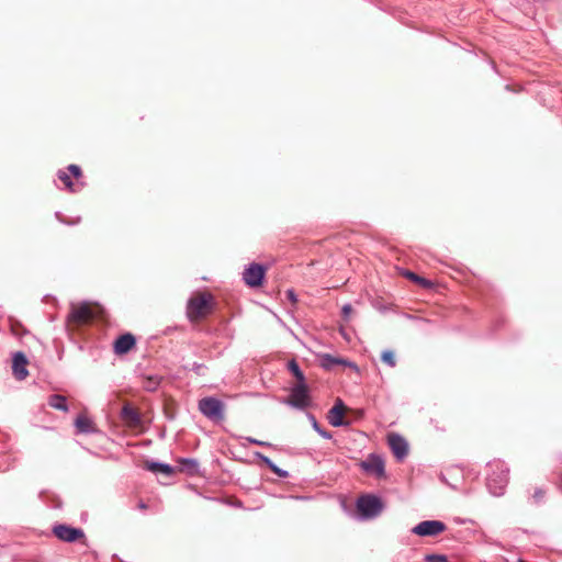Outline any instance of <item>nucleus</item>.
I'll return each mask as SVG.
<instances>
[{
  "label": "nucleus",
  "instance_id": "1",
  "mask_svg": "<svg viewBox=\"0 0 562 562\" xmlns=\"http://www.w3.org/2000/svg\"><path fill=\"white\" fill-rule=\"evenodd\" d=\"M488 474L486 479V486L490 493L494 496L504 494L508 483V468L503 461L495 460L488 463Z\"/></svg>",
  "mask_w": 562,
  "mask_h": 562
},
{
  "label": "nucleus",
  "instance_id": "2",
  "mask_svg": "<svg viewBox=\"0 0 562 562\" xmlns=\"http://www.w3.org/2000/svg\"><path fill=\"white\" fill-rule=\"evenodd\" d=\"M384 508L382 498L374 494H363L356 502L357 518L362 521L378 518Z\"/></svg>",
  "mask_w": 562,
  "mask_h": 562
},
{
  "label": "nucleus",
  "instance_id": "3",
  "mask_svg": "<svg viewBox=\"0 0 562 562\" xmlns=\"http://www.w3.org/2000/svg\"><path fill=\"white\" fill-rule=\"evenodd\" d=\"M200 412L213 422L224 419V403L216 397L207 396L199 401Z\"/></svg>",
  "mask_w": 562,
  "mask_h": 562
},
{
  "label": "nucleus",
  "instance_id": "4",
  "mask_svg": "<svg viewBox=\"0 0 562 562\" xmlns=\"http://www.w3.org/2000/svg\"><path fill=\"white\" fill-rule=\"evenodd\" d=\"M95 316V312L87 302L72 303L70 313L67 317L68 322L77 326L88 324Z\"/></svg>",
  "mask_w": 562,
  "mask_h": 562
},
{
  "label": "nucleus",
  "instance_id": "5",
  "mask_svg": "<svg viewBox=\"0 0 562 562\" xmlns=\"http://www.w3.org/2000/svg\"><path fill=\"white\" fill-rule=\"evenodd\" d=\"M360 468L368 475L381 479L385 475V464L381 456L371 453L368 458L360 462Z\"/></svg>",
  "mask_w": 562,
  "mask_h": 562
},
{
  "label": "nucleus",
  "instance_id": "6",
  "mask_svg": "<svg viewBox=\"0 0 562 562\" xmlns=\"http://www.w3.org/2000/svg\"><path fill=\"white\" fill-rule=\"evenodd\" d=\"M288 404L301 409L308 406L310 395L305 382L297 383L291 389Z\"/></svg>",
  "mask_w": 562,
  "mask_h": 562
},
{
  "label": "nucleus",
  "instance_id": "7",
  "mask_svg": "<svg viewBox=\"0 0 562 562\" xmlns=\"http://www.w3.org/2000/svg\"><path fill=\"white\" fill-rule=\"evenodd\" d=\"M53 533L64 542H75L77 540H86L85 532L81 528L70 527L68 525H56Z\"/></svg>",
  "mask_w": 562,
  "mask_h": 562
},
{
  "label": "nucleus",
  "instance_id": "8",
  "mask_svg": "<svg viewBox=\"0 0 562 562\" xmlns=\"http://www.w3.org/2000/svg\"><path fill=\"white\" fill-rule=\"evenodd\" d=\"M266 268L259 263H250L243 272L244 282L250 288L261 285Z\"/></svg>",
  "mask_w": 562,
  "mask_h": 562
},
{
  "label": "nucleus",
  "instance_id": "9",
  "mask_svg": "<svg viewBox=\"0 0 562 562\" xmlns=\"http://www.w3.org/2000/svg\"><path fill=\"white\" fill-rule=\"evenodd\" d=\"M209 299L210 296L201 294L189 300L187 314L191 321L198 319L205 314L206 308L209 306Z\"/></svg>",
  "mask_w": 562,
  "mask_h": 562
},
{
  "label": "nucleus",
  "instance_id": "10",
  "mask_svg": "<svg viewBox=\"0 0 562 562\" xmlns=\"http://www.w3.org/2000/svg\"><path fill=\"white\" fill-rule=\"evenodd\" d=\"M389 447L397 461H403L408 454V442L398 434L387 435Z\"/></svg>",
  "mask_w": 562,
  "mask_h": 562
},
{
  "label": "nucleus",
  "instance_id": "11",
  "mask_svg": "<svg viewBox=\"0 0 562 562\" xmlns=\"http://www.w3.org/2000/svg\"><path fill=\"white\" fill-rule=\"evenodd\" d=\"M446 526L439 520H424L413 528L415 535L427 537L437 536L445 530Z\"/></svg>",
  "mask_w": 562,
  "mask_h": 562
},
{
  "label": "nucleus",
  "instance_id": "12",
  "mask_svg": "<svg viewBox=\"0 0 562 562\" xmlns=\"http://www.w3.org/2000/svg\"><path fill=\"white\" fill-rule=\"evenodd\" d=\"M26 366L27 359L25 355L21 351L15 352L12 359V372L18 380L21 381L27 376L29 372L26 370Z\"/></svg>",
  "mask_w": 562,
  "mask_h": 562
},
{
  "label": "nucleus",
  "instance_id": "13",
  "mask_svg": "<svg viewBox=\"0 0 562 562\" xmlns=\"http://www.w3.org/2000/svg\"><path fill=\"white\" fill-rule=\"evenodd\" d=\"M345 405L341 400H337L335 405L329 409L327 419L334 427H339L344 424Z\"/></svg>",
  "mask_w": 562,
  "mask_h": 562
},
{
  "label": "nucleus",
  "instance_id": "14",
  "mask_svg": "<svg viewBox=\"0 0 562 562\" xmlns=\"http://www.w3.org/2000/svg\"><path fill=\"white\" fill-rule=\"evenodd\" d=\"M135 345V337L132 334L121 335L114 342V352L116 355L127 353Z\"/></svg>",
  "mask_w": 562,
  "mask_h": 562
},
{
  "label": "nucleus",
  "instance_id": "15",
  "mask_svg": "<svg viewBox=\"0 0 562 562\" xmlns=\"http://www.w3.org/2000/svg\"><path fill=\"white\" fill-rule=\"evenodd\" d=\"M122 418L132 426H137L140 423L139 414L128 404H125L121 411Z\"/></svg>",
  "mask_w": 562,
  "mask_h": 562
},
{
  "label": "nucleus",
  "instance_id": "16",
  "mask_svg": "<svg viewBox=\"0 0 562 562\" xmlns=\"http://www.w3.org/2000/svg\"><path fill=\"white\" fill-rule=\"evenodd\" d=\"M180 471L193 475L199 471V463L195 459L184 458L179 460Z\"/></svg>",
  "mask_w": 562,
  "mask_h": 562
},
{
  "label": "nucleus",
  "instance_id": "17",
  "mask_svg": "<svg viewBox=\"0 0 562 562\" xmlns=\"http://www.w3.org/2000/svg\"><path fill=\"white\" fill-rule=\"evenodd\" d=\"M48 405L61 412L68 411L67 400L64 395L60 394L50 395L48 398Z\"/></svg>",
  "mask_w": 562,
  "mask_h": 562
},
{
  "label": "nucleus",
  "instance_id": "18",
  "mask_svg": "<svg viewBox=\"0 0 562 562\" xmlns=\"http://www.w3.org/2000/svg\"><path fill=\"white\" fill-rule=\"evenodd\" d=\"M75 426L79 432L90 434L94 431L92 422L85 416H79L75 420Z\"/></svg>",
  "mask_w": 562,
  "mask_h": 562
},
{
  "label": "nucleus",
  "instance_id": "19",
  "mask_svg": "<svg viewBox=\"0 0 562 562\" xmlns=\"http://www.w3.org/2000/svg\"><path fill=\"white\" fill-rule=\"evenodd\" d=\"M148 470L153 472H160L166 476H170L175 472L171 465L160 462H151L150 464H148Z\"/></svg>",
  "mask_w": 562,
  "mask_h": 562
},
{
  "label": "nucleus",
  "instance_id": "20",
  "mask_svg": "<svg viewBox=\"0 0 562 562\" xmlns=\"http://www.w3.org/2000/svg\"><path fill=\"white\" fill-rule=\"evenodd\" d=\"M321 363H322V367L325 368V369H330L335 364H338V363H344V364H347V366H351L350 362L337 359V358H335V357H333L330 355H324L322 357V359H321Z\"/></svg>",
  "mask_w": 562,
  "mask_h": 562
},
{
  "label": "nucleus",
  "instance_id": "21",
  "mask_svg": "<svg viewBox=\"0 0 562 562\" xmlns=\"http://www.w3.org/2000/svg\"><path fill=\"white\" fill-rule=\"evenodd\" d=\"M288 368L292 372V374L297 379L299 383L305 382L304 374L295 360H291L288 364Z\"/></svg>",
  "mask_w": 562,
  "mask_h": 562
},
{
  "label": "nucleus",
  "instance_id": "22",
  "mask_svg": "<svg viewBox=\"0 0 562 562\" xmlns=\"http://www.w3.org/2000/svg\"><path fill=\"white\" fill-rule=\"evenodd\" d=\"M159 384H160V379L158 376L154 375V376L146 378L143 386L145 390L153 392L158 389Z\"/></svg>",
  "mask_w": 562,
  "mask_h": 562
},
{
  "label": "nucleus",
  "instance_id": "23",
  "mask_svg": "<svg viewBox=\"0 0 562 562\" xmlns=\"http://www.w3.org/2000/svg\"><path fill=\"white\" fill-rule=\"evenodd\" d=\"M405 276H406L409 280H412V281H414V282H416V283H418V284L423 285L424 288H429V286L431 285V282H430V281H428V280H426V279H424V278H422V277H419V276L415 274L414 272L407 271V272L405 273Z\"/></svg>",
  "mask_w": 562,
  "mask_h": 562
},
{
  "label": "nucleus",
  "instance_id": "24",
  "mask_svg": "<svg viewBox=\"0 0 562 562\" xmlns=\"http://www.w3.org/2000/svg\"><path fill=\"white\" fill-rule=\"evenodd\" d=\"M58 179L65 184L67 189H69L70 191H76V189L74 188V183L70 179V176L66 171H58Z\"/></svg>",
  "mask_w": 562,
  "mask_h": 562
},
{
  "label": "nucleus",
  "instance_id": "25",
  "mask_svg": "<svg viewBox=\"0 0 562 562\" xmlns=\"http://www.w3.org/2000/svg\"><path fill=\"white\" fill-rule=\"evenodd\" d=\"M381 358H382V361H383L384 363H386L387 366H390V367H392V368H393V367H395V363H396V362H395V356H394L393 351H391V350H384V351L382 352V357H381Z\"/></svg>",
  "mask_w": 562,
  "mask_h": 562
},
{
  "label": "nucleus",
  "instance_id": "26",
  "mask_svg": "<svg viewBox=\"0 0 562 562\" xmlns=\"http://www.w3.org/2000/svg\"><path fill=\"white\" fill-rule=\"evenodd\" d=\"M311 420H312V426L313 428L325 439H330L331 438V435L324 430L317 423V420L315 419L314 416H311Z\"/></svg>",
  "mask_w": 562,
  "mask_h": 562
},
{
  "label": "nucleus",
  "instance_id": "27",
  "mask_svg": "<svg viewBox=\"0 0 562 562\" xmlns=\"http://www.w3.org/2000/svg\"><path fill=\"white\" fill-rule=\"evenodd\" d=\"M546 492L542 488H536L531 499L533 504H540L544 499Z\"/></svg>",
  "mask_w": 562,
  "mask_h": 562
},
{
  "label": "nucleus",
  "instance_id": "28",
  "mask_svg": "<svg viewBox=\"0 0 562 562\" xmlns=\"http://www.w3.org/2000/svg\"><path fill=\"white\" fill-rule=\"evenodd\" d=\"M428 562H447V557L441 554H429L426 557Z\"/></svg>",
  "mask_w": 562,
  "mask_h": 562
},
{
  "label": "nucleus",
  "instance_id": "29",
  "mask_svg": "<svg viewBox=\"0 0 562 562\" xmlns=\"http://www.w3.org/2000/svg\"><path fill=\"white\" fill-rule=\"evenodd\" d=\"M255 456L257 459H259L261 462H263L270 470H271V465H274V463L271 461V459L263 456L262 453L256 452Z\"/></svg>",
  "mask_w": 562,
  "mask_h": 562
},
{
  "label": "nucleus",
  "instance_id": "30",
  "mask_svg": "<svg viewBox=\"0 0 562 562\" xmlns=\"http://www.w3.org/2000/svg\"><path fill=\"white\" fill-rule=\"evenodd\" d=\"M241 439L247 441V442H249V443L257 445V446H270L269 442L261 441V440H258V439L252 438V437H241Z\"/></svg>",
  "mask_w": 562,
  "mask_h": 562
},
{
  "label": "nucleus",
  "instance_id": "31",
  "mask_svg": "<svg viewBox=\"0 0 562 562\" xmlns=\"http://www.w3.org/2000/svg\"><path fill=\"white\" fill-rule=\"evenodd\" d=\"M271 471H272L273 473H276L278 476L283 477V479H285V477H288V476H289L288 471L280 469V468H279L278 465H276V464H274V465H271Z\"/></svg>",
  "mask_w": 562,
  "mask_h": 562
},
{
  "label": "nucleus",
  "instance_id": "32",
  "mask_svg": "<svg viewBox=\"0 0 562 562\" xmlns=\"http://www.w3.org/2000/svg\"><path fill=\"white\" fill-rule=\"evenodd\" d=\"M68 170L70 171V173L75 177V178H79L81 177V169L79 166L77 165H70L68 167Z\"/></svg>",
  "mask_w": 562,
  "mask_h": 562
},
{
  "label": "nucleus",
  "instance_id": "33",
  "mask_svg": "<svg viewBox=\"0 0 562 562\" xmlns=\"http://www.w3.org/2000/svg\"><path fill=\"white\" fill-rule=\"evenodd\" d=\"M339 503H340V506H341L342 510L348 514L349 513V509H348V498L340 496L339 497Z\"/></svg>",
  "mask_w": 562,
  "mask_h": 562
},
{
  "label": "nucleus",
  "instance_id": "34",
  "mask_svg": "<svg viewBox=\"0 0 562 562\" xmlns=\"http://www.w3.org/2000/svg\"><path fill=\"white\" fill-rule=\"evenodd\" d=\"M285 295H286V297H288L292 303H295V302H296V300H297V299H296V294H295V292H294L293 290H288V291L285 292Z\"/></svg>",
  "mask_w": 562,
  "mask_h": 562
},
{
  "label": "nucleus",
  "instance_id": "35",
  "mask_svg": "<svg viewBox=\"0 0 562 562\" xmlns=\"http://www.w3.org/2000/svg\"><path fill=\"white\" fill-rule=\"evenodd\" d=\"M352 416L353 422H356L363 416V412L361 409H353Z\"/></svg>",
  "mask_w": 562,
  "mask_h": 562
},
{
  "label": "nucleus",
  "instance_id": "36",
  "mask_svg": "<svg viewBox=\"0 0 562 562\" xmlns=\"http://www.w3.org/2000/svg\"><path fill=\"white\" fill-rule=\"evenodd\" d=\"M342 313L347 317L351 313V304H345L342 306Z\"/></svg>",
  "mask_w": 562,
  "mask_h": 562
},
{
  "label": "nucleus",
  "instance_id": "37",
  "mask_svg": "<svg viewBox=\"0 0 562 562\" xmlns=\"http://www.w3.org/2000/svg\"><path fill=\"white\" fill-rule=\"evenodd\" d=\"M341 335L345 337L346 340L349 341V336L344 327L340 328Z\"/></svg>",
  "mask_w": 562,
  "mask_h": 562
},
{
  "label": "nucleus",
  "instance_id": "38",
  "mask_svg": "<svg viewBox=\"0 0 562 562\" xmlns=\"http://www.w3.org/2000/svg\"><path fill=\"white\" fill-rule=\"evenodd\" d=\"M56 216H57V218H58L60 222H64V220L60 217V214H59V213H56Z\"/></svg>",
  "mask_w": 562,
  "mask_h": 562
},
{
  "label": "nucleus",
  "instance_id": "39",
  "mask_svg": "<svg viewBox=\"0 0 562 562\" xmlns=\"http://www.w3.org/2000/svg\"><path fill=\"white\" fill-rule=\"evenodd\" d=\"M139 508L144 509V508H146V505L144 503H140Z\"/></svg>",
  "mask_w": 562,
  "mask_h": 562
}]
</instances>
